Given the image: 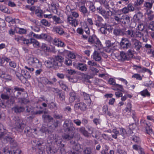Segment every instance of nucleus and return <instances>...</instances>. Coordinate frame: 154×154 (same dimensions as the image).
I'll use <instances>...</instances> for the list:
<instances>
[{
    "label": "nucleus",
    "instance_id": "nucleus-1",
    "mask_svg": "<svg viewBox=\"0 0 154 154\" xmlns=\"http://www.w3.org/2000/svg\"><path fill=\"white\" fill-rule=\"evenodd\" d=\"M63 129L65 132L72 134L75 133V128L73 126V123L70 119H66L63 125Z\"/></svg>",
    "mask_w": 154,
    "mask_h": 154
},
{
    "label": "nucleus",
    "instance_id": "nucleus-2",
    "mask_svg": "<svg viewBox=\"0 0 154 154\" xmlns=\"http://www.w3.org/2000/svg\"><path fill=\"white\" fill-rule=\"evenodd\" d=\"M71 14L72 16L70 15L68 17L67 22L72 26L76 27L78 25V20L76 18L79 17V14L75 11H73L71 12Z\"/></svg>",
    "mask_w": 154,
    "mask_h": 154
},
{
    "label": "nucleus",
    "instance_id": "nucleus-3",
    "mask_svg": "<svg viewBox=\"0 0 154 154\" xmlns=\"http://www.w3.org/2000/svg\"><path fill=\"white\" fill-rule=\"evenodd\" d=\"M28 61L29 64L35 68H41L42 66V62L36 57H30Z\"/></svg>",
    "mask_w": 154,
    "mask_h": 154
},
{
    "label": "nucleus",
    "instance_id": "nucleus-4",
    "mask_svg": "<svg viewBox=\"0 0 154 154\" xmlns=\"http://www.w3.org/2000/svg\"><path fill=\"white\" fill-rule=\"evenodd\" d=\"M54 145L58 147L59 149H60V152L62 154V153L65 151L64 142L63 141L62 139L58 136H55L54 139Z\"/></svg>",
    "mask_w": 154,
    "mask_h": 154
},
{
    "label": "nucleus",
    "instance_id": "nucleus-5",
    "mask_svg": "<svg viewBox=\"0 0 154 154\" xmlns=\"http://www.w3.org/2000/svg\"><path fill=\"white\" fill-rule=\"evenodd\" d=\"M88 42L91 44H95L97 47L99 48L102 47L101 42L95 35L90 36L88 38Z\"/></svg>",
    "mask_w": 154,
    "mask_h": 154
},
{
    "label": "nucleus",
    "instance_id": "nucleus-6",
    "mask_svg": "<svg viewBox=\"0 0 154 154\" xmlns=\"http://www.w3.org/2000/svg\"><path fill=\"white\" fill-rule=\"evenodd\" d=\"M130 41L127 38H123L120 42V48L122 50H126L131 47Z\"/></svg>",
    "mask_w": 154,
    "mask_h": 154
},
{
    "label": "nucleus",
    "instance_id": "nucleus-7",
    "mask_svg": "<svg viewBox=\"0 0 154 154\" xmlns=\"http://www.w3.org/2000/svg\"><path fill=\"white\" fill-rule=\"evenodd\" d=\"M26 125L23 122V120L19 117L16 118L15 123V128L17 131H22L24 129Z\"/></svg>",
    "mask_w": 154,
    "mask_h": 154
},
{
    "label": "nucleus",
    "instance_id": "nucleus-8",
    "mask_svg": "<svg viewBox=\"0 0 154 154\" xmlns=\"http://www.w3.org/2000/svg\"><path fill=\"white\" fill-rule=\"evenodd\" d=\"M45 66L48 68H52L55 69L58 68L57 67V63L55 61L53 58H50L45 61Z\"/></svg>",
    "mask_w": 154,
    "mask_h": 154
},
{
    "label": "nucleus",
    "instance_id": "nucleus-9",
    "mask_svg": "<svg viewBox=\"0 0 154 154\" xmlns=\"http://www.w3.org/2000/svg\"><path fill=\"white\" fill-rule=\"evenodd\" d=\"M80 100L77 99V101H75L76 102L74 105L75 109L76 110H80L82 111H84L87 109V107L86 104L83 102H79Z\"/></svg>",
    "mask_w": 154,
    "mask_h": 154
},
{
    "label": "nucleus",
    "instance_id": "nucleus-10",
    "mask_svg": "<svg viewBox=\"0 0 154 154\" xmlns=\"http://www.w3.org/2000/svg\"><path fill=\"white\" fill-rule=\"evenodd\" d=\"M97 10L103 16H111L112 14V12L110 10L106 11L101 6L97 8Z\"/></svg>",
    "mask_w": 154,
    "mask_h": 154
},
{
    "label": "nucleus",
    "instance_id": "nucleus-11",
    "mask_svg": "<svg viewBox=\"0 0 154 154\" xmlns=\"http://www.w3.org/2000/svg\"><path fill=\"white\" fill-rule=\"evenodd\" d=\"M53 31L58 34L60 35H63L64 36L67 37V34L65 32L63 29L60 26H54L53 27Z\"/></svg>",
    "mask_w": 154,
    "mask_h": 154
},
{
    "label": "nucleus",
    "instance_id": "nucleus-12",
    "mask_svg": "<svg viewBox=\"0 0 154 154\" xmlns=\"http://www.w3.org/2000/svg\"><path fill=\"white\" fill-rule=\"evenodd\" d=\"M94 24L97 26L100 27L101 26H103L104 24L102 23V22L104 20L101 16L96 14L94 17Z\"/></svg>",
    "mask_w": 154,
    "mask_h": 154
},
{
    "label": "nucleus",
    "instance_id": "nucleus-13",
    "mask_svg": "<svg viewBox=\"0 0 154 154\" xmlns=\"http://www.w3.org/2000/svg\"><path fill=\"white\" fill-rule=\"evenodd\" d=\"M124 35L129 38H133L135 36V33L132 29L125 28Z\"/></svg>",
    "mask_w": 154,
    "mask_h": 154
},
{
    "label": "nucleus",
    "instance_id": "nucleus-14",
    "mask_svg": "<svg viewBox=\"0 0 154 154\" xmlns=\"http://www.w3.org/2000/svg\"><path fill=\"white\" fill-rule=\"evenodd\" d=\"M21 73L23 77V83L25 82L26 81V79H30L31 77L29 72L27 70L22 69L21 71Z\"/></svg>",
    "mask_w": 154,
    "mask_h": 154
},
{
    "label": "nucleus",
    "instance_id": "nucleus-15",
    "mask_svg": "<svg viewBox=\"0 0 154 154\" xmlns=\"http://www.w3.org/2000/svg\"><path fill=\"white\" fill-rule=\"evenodd\" d=\"M133 46L137 51H139L142 47V43L139 40L134 39L132 41Z\"/></svg>",
    "mask_w": 154,
    "mask_h": 154
},
{
    "label": "nucleus",
    "instance_id": "nucleus-16",
    "mask_svg": "<svg viewBox=\"0 0 154 154\" xmlns=\"http://www.w3.org/2000/svg\"><path fill=\"white\" fill-rule=\"evenodd\" d=\"M46 150L48 154H55L57 151L56 147L53 145H50L47 147Z\"/></svg>",
    "mask_w": 154,
    "mask_h": 154
},
{
    "label": "nucleus",
    "instance_id": "nucleus-17",
    "mask_svg": "<svg viewBox=\"0 0 154 154\" xmlns=\"http://www.w3.org/2000/svg\"><path fill=\"white\" fill-rule=\"evenodd\" d=\"M143 14L140 12H138L136 13L134 16L133 19L135 22L138 23L140 22L143 17Z\"/></svg>",
    "mask_w": 154,
    "mask_h": 154
},
{
    "label": "nucleus",
    "instance_id": "nucleus-18",
    "mask_svg": "<svg viewBox=\"0 0 154 154\" xmlns=\"http://www.w3.org/2000/svg\"><path fill=\"white\" fill-rule=\"evenodd\" d=\"M125 28L122 29H114L113 33L116 36H124Z\"/></svg>",
    "mask_w": 154,
    "mask_h": 154
},
{
    "label": "nucleus",
    "instance_id": "nucleus-19",
    "mask_svg": "<svg viewBox=\"0 0 154 154\" xmlns=\"http://www.w3.org/2000/svg\"><path fill=\"white\" fill-rule=\"evenodd\" d=\"M56 63H57V67L59 68V67L61 66L62 65V62L63 61L64 58L61 56L57 55L55 56L54 58H53Z\"/></svg>",
    "mask_w": 154,
    "mask_h": 154
},
{
    "label": "nucleus",
    "instance_id": "nucleus-20",
    "mask_svg": "<svg viewBox=\"0 0 154 154\" xmlns=\"http://www.w3.org/2000/svg\"><path fill=\"white\" fill-rule=\"evenodd\" d=\"M92 58L95 61L100 62L101 60V57L100 54L97 51L95 50L93 55L91 56Z\"/></svg>",
    "mask_w": 154,
    "mask_h": 154
},
{
    "label": "nucleus",
    "instance_id": "nucleus-21",
    "mask_svg": "<svg viewBox=\"0 0 154 154\" xmlns=\"http://www.w3.org/2000/svg\"><path fill=\"white\" fill-rule=\"evenodd\" d=\"M12 110L16 113L23 112L25 110V108L23 106L15 105L12 108Z\"/></svg>",
    "mask_w": 154,
    "mask_h": 154
},
{
    "label": "nucleus",
    "instance_id": "nucleus-22",
    "mask_svg": "<svg viewBox=\"0 0 154 154\" xmlns=\"http://www.w3.org/2000/svg\"><path fill=\"white\" fill-rule=\"evenodd\" d=\"M76 68L82 71H86L87 69V65L83 63H79L76 66Z\"/></svg>",
    "mask_w": 154,
    "mask_h": 154
},
{
    "label": "nucleus",
    "instance_id": "nucleus-23",
    "mask_svg": "<svg viewBox=\"0 0 154 154\" xmlns=\"http://www.w3.org/2000/svg\"><path fill=\"white\" fill-rule=\"evenodd\" d=\"M120 22L124 24H128L130 22V17L128 15L122 16Z\"/></svg>",
    "mask_w": 154,
    "mask_h": 154
},
{
    "label": "nucleus",
    "instance_id": "nucleus-24",
    "mask_svg": "<svg viewBox=\"0 0 154 154\" xmlns=\"http://www.w3.org/2000/svg\"><path fill=\"white\" fill-rule=\"evenodd\" d=\"M42 117L45 122H49L48 125L50 124L52 120H53V118L48 115L43 114L42 116Z\"/></svg>",
    "mask_w": 154,
    "mask_h": 154
},
{
    "label": "nucleus",
    "instance_id": "nucleus-25",
    "mask_svg": "<svg viewBox=\"0 0 154 154\" xmlns=\"http://www.w3.org/2000/svg\"><path fill=\"white\" fill-rule=\"evenodd\" d=\"M112 89L115 91H119L123 93L125 92V90L123 86L122 85L116 84L114 86L112 87Z\"/></svg>",
    "mask_w": 154,
    "mask_h": 154
},
{
    "label": "nucleus",
    "instance_id": "nucleus-26",
    "mask_svg": "<svg viewBox=\"0 0 154 154\" xmlns=\"http://www.w3.org/2000/svg\"><path fill=\"white\" fill-rule=\"evenodd\" d=\"M67 134H64L62 136V137L63 139L66 140H69L72 139L74 136L75 133H73L72 134L69 133H66Z\"/></svg>",
    "mask_w": 154,
    "mask_h": 154
},
{
    "label": "nucleus",
    "instance_id": "nucleus-27",
    "mask_svg": "<svg viewBox=\"0 0 154 154\" xmlns=\"http://www.w3.org/2000/svg\"><path fill=\"white\" fill-rule=\"evenodd\" d=\"M144 124H145L146 126H145L146 130V133L149 134L151 135L153 134V132L152 129V126L147 122H144Z\"/></svg>",
    "mask_w": 154,
    "mask_h": 154
},
{
    "label": "nucleus",
    "instance_id": "nucleus-28",
    "mask_svg": "<svg viewBox=\"0 0 154 154\" xmlns=\"http://www.w3.org/2000/svg\"><path fill=\"white\" fill-rule=\"evenodd\" d=\"M131 140H132L133 142L136 143L137 144H140L141 140L139 137L135 135H133L130 137Z\"/></svg>",
    "mask_w": 154,
    "mask_h": 154
},
{
    "label": "nucleus",
    "instance_id": "nucleus-29",
    "mask_svg": "<svg viewBox=\"0 0 154 154\" xmlns=\"http://www.w3.org/2000/svg\"><path fill=\"white\" fill-rule=\"evenodd\" d=\"M54 44L57 45L58 47H63L65 46L64 43L59 38L54 39Z\"/></svg>",
    "mask_w": 154,
    "mask_h": 154
},
{
    "label": "nucleus",
    "instance_id": "nucleus-30",
    "mask_svg": "<svg viewBox=\"0 0 154 154\" xmlns=\"http://www.w3.org/2000/svg\"><path fill=\"white\" fill-rule=\"evenodd\" d=\"M30 34L36 38L38 39H45L47 34H46L42 33L40 35H35L33 32H31L30 33Z\"/></svg>",
    "mask_w": 154,
    "mask_h": 154
},
{
    "label": "nucleus",
    "instance_id": "nucleus-31",
    "mask_svg": "<svg viewBox=\"0 0 154 154\" xmlns=\"http://www.w3.org/2000/svg\"><path fill=\"white\" fill-rule=\"evenodd\" d=\"M83 154H93V149L90 147H87L84 148L83 151Z\"/></svg>",
    "mask_w": 154,
    "mask_h": 154
},
{
    "label": "nucleus",
    "instance_id": "nucleus-32",
    "mask_svg": "<svg viewBox=\"0 0 154 154\" xmlns=\"http://www.w3.org/2000/svg\"><path fill=\"white\" fill-rule=\"evenodd\" d=\"M79 11L85 16L87 14L88 16L89 14V12L88 11L87 8L85 6H81L80 8Z\"/></svg>",
    "mask_w": 154,
    "mask_h": 154
},
{
    "label": "nucleus",
    "instance_id": "nucleus-33",
    "mask_svg": "<svg viewBox=\"0 0 154 154\" xmlns=\"http://www.w3.org/2000/svg\"><path fill=\"white\" fill-rule=\"evenodd\" d=\"M118 129H119V135H120L123 138H125L127 137L126 132L125 129L121 127L119 128Z\"/></svg>",
    "mask_w": 154,
    "mask_h": 154
},
{
    "label": "nucleus",
    "instance_id": "nucleus-34",
    "mask_svg": "<svg viewBox=\"0 0 154 154\" xmlns=\"http://www.w3.org/2000/svg\"><path fill=\"white\" fill-rule=\"evenodd\" d=\"M132 105L130 102H128L127 105V107L124 110L126 112H127V114L131 115V113Z\"/></svg>",
    "mask_w": 154,
    "mask_h": 154
},
{
    "label": "nucleus",
    "instance_id": "nucleus-35",
    "mask_svg": "<svg viewBox=\"0 0 154 154\" xmlns=\"http://www.w3.org/2000/svg\"><path fill=\"white\" fill-rule=\"evenodd\" d=\"M79 131L81 132L82 134L86 137H89L90 136V134L88 131L85 130V128L84 127H82L79 128Z\"/></svg>",
    "mask_w": 154,
    "mask_h": 154
},
{
    "label": "nucleus",
    "instance_id": "nucleus-36",
    "mask_svg": "<svg viewBox=\"0 0 154 154\" xmlns=\"http://www.w3.org/2000/svg\"><path fill=\"white\" fill-rule=\"evenodd\" d=\"M52 124L51 125H50V124H48V126L49 127H51L53 129H55L58 126V124H59V121L57 120L53 119V120H52Z\"/></svg>",
    "mask_w": 154,
    "mask_h": 154
},
{
    "label": "nucleus",
    "instance_id": "nucleus-37",
    "mask_svg": "<svg viewBox=\"0 0 154 154\" xmlns=\"http://www.w3.org/2000/svg\"><path fill=\"white\" fill-rule=\"evenodd\" d=\"M15 100L14 97H12L11 98L9 97V98L6 101V103L9 106H13L14 104Z\"/></svg>",
    "mask_w": 154,
    "mask_h": 154
},
{
    "label": "nucleus",
    "instance_id": "nucleus-38",
    "mask_svg": "<svg viewBox=\"0 0 154 154\" xmlns=\"http://www.w3.org/2000/svg\"><path fill=\"white\" fill-rule=\"evenodd\" d=\"M14 31H16L17 33L20 34H25L26 32V29L17 27L15 28Z\"/></svg>",
    "mask_w": 154,
    "mask_h": 154
},
{
    "label": "nucleus",
    "instance_id": "nucleus-39",
    "mask_svg": "<svg viewBox=\"0 0 154 154\" xmlns=\"http://www.w3.org/2000/svg\"><path fill=\"white\" fill-rule=\"evenodd\" d=\"M112 132L114 134H112V137L115 139H117V136L119 135V129L117 130L116 128H114L112 130Z\"/></svg>",
    "mask_w": 154,
    "mask_h": 154
},
{
    "label": "nucleus",
    "instance_id": "nucleus-40",
    "mask_svg": "<svg viewBox=\"0 0 154 154\" xmlns=\"http://www.w3.org/2000/svg\"><path fill=\"white\" fill-rule=\"evenodd\" d=\"M88 5L90 11H91L92 13L94 12L96 10L94 6V3L93 2H90Z\"/></svg>",
    "mask_w": 154,
    "mask_h": 154
},
{
    "label": "nucleus",
    "instance_id": "nucleus-41",
    "mask_svg": "<svg viewBox=\"0 0 154 154\" xmlns=\"http://www.w3.org/2000/svg\"><path fill=\"white\" fill-rule=\"evenodd\" d=\"M31 43L35 48H38L40 46L39 43L35 39L31 38Z\"/></svg>",
    "mask_w": 154,
    "mask_h": 154
},
{
    "label": "nucleus",
    "instance_id": "nucleus-42",
    "mask_svg": "<svg viewBox=\"0 0 154 154\" xmlns=\"http://www.w3.org/2000/svg\"><path fill=\"white\" fill-rule=\"evenodd\" d=\"M58 98L61 101L65 100V93L63 92H59L57 95Z\"/></svg>",
    "mask_w": 154,
    "mask_h": 154
},
{
    "label": "nucleus",
    "instance_id": "nucleus-43",
    "mask_svg": "<svg viewBox=\"0 0 154 154\" xmlns=\"http://www.w3.org/2000/svg\"><path fill=\"white\" fill-rule=\"evenodd\" d=\"M0 76L2 78L5 79L8 81H11L12 79V76L8 74L2 73Z\"/></svg>",
    "mask_w": 154,
    "mask_h": 154
},
{
    "label": "nucleus",
    "instance_id": "nucleus-44",
    "mask_svg": "<svg viewBox=\"0 0 154 154\" xmlns=\"http://www.w3.org/2000/svg\"><path fill=\"white\" fill-rule=\"evenodd\" d=\"M120 55L121 59L122 60L125 61L126 60H129L126 53H125L123 51H122L120 52Z\"/></svg>",
    "mask_w": 154,
    "mask_h": 154
},
{
    "label": "nucleus",
    "instance_id": "nucleus-45",
    "mask_svg": "<svg viewBox=\"0 0 154 154\" xmlns=\"http://www.w3.org/2000/svg\"><path fill=\"white\" fill-rule=\"evenodd\" d=\"M77 32L80 35H82V37L85 39H87L88 38V36L83 34L84 32V30L81 28H78L77 29Z\"/></svg>",
    "mask_w": 154,
    "mask_h": 154
},
{
    "label": "nucleus",
    "instance_id": "nucleus-46",
    "mask_svg": "<svg viewBox=\"0 0 154 154\" xmlns=\"http://www.w3.org/2000/svg\"><path fill=\"white\" fill-rule=\"evenodd\" d=\"M4 140H6V143L9 142L10 144L12 143L15 140L14 138L11 137L9 135H7L5 137Z\"/></svg>",
    "mask_w": 154,
    "mask_h": 154
},
{
    "label": "nucleus",
    "instance_id": "nucleus-47",
    "mask_svg": "<svg viewBox=\"0 0 154 154\" xmlns=\"http://www.w3.org/2000/svg\"><path fill=\"white\" fill-rule=\"evenodd\" d=\"M48 107L51 110L56 109L57 108V104L54 102H51L48 104Z\"/></svg>",
    "mask_w": 154,
    "mask_h": 154
},
{
    "label": "nucleus",
    "instance_id": "nucleus-48",
    "mask_svg": "<svg viewBox=\"0 0 154 154\" xmlns=\"http://www.w3.org/2000/svg\"><path fill=\"white\" fill-rule=\"evenodd\" d=\"M140 93L141 95L144 97H145L146 96L149 97L150 96V94L148 91L147 89L141 91Z\"/></svg>",
    "mask_w": 154,
    "mask_h": 154
},
{
    "label": "nucleus",
    "instance_id": "nucleus-49",
    "mask_svg": "<svg viewBox=\"0 0 154 154\" xmlns=\"http://www.w3.org/2000/svg\"><path fill=\"white\" fill-rule=\"evenodd\" d=\"M109 149V147L107 145H105L104 148L101 150V154H109L108 150Z\"/></svg>",
    "mask_w": 154,
    "mask_h": 154
},
{
    "label": "nucleus",
    "instance_id": "nucleus-50",
    "mask_svg": "<svg viewBox=\"0 0 154 154\" xmlns=\"http://www.w3.org/2000/svg\"><path fill=\"white\" fill-rule=\"evenodd\" d=\"M133 52L134 51H132L129 49L128 50L126 53L129 60H130L131 58L133 57V56H134Z\"/></svg>",
    "mask_w": 154,
    "mask_h": 154
},
{
    "label": "nucleus",
    "instance_id": "nucleus-51",
    "mask_svg": "<svg viewBox=\"0 0 154 154\" xmlns=\"http://www.w3.org/2000/svg\"><path fill=\"white\" fill-rule=\"evenodd\" d=\"M41 23L43 25L45 26H49L51 25L50 23L45 19L42 20Z\"/></svg>",
    "mask_w": 154,
    "mask_h": 154
},
{
    "label": "nucleus",
    "instance_id": "nucleus-52",
    "mask_svg": "<svg viewBox=\"0 0 154 154\" xmlns=\"http://www.w3.org/2000/svg\"><path fill=\"white\" fill-rule=\"evenodd\" d=\"M52 19L55 22V24H60L61 23L60 18L56 16H54L52 17Z\"/></svg>",
    "mask_w": 154,
    "mask_h": 154
},
{
    "label": "nucleus",
    "instance_id": "nucleus-53",
    "mask_svg": "<svg viewBox=\"0 0 154 154\" xmlns=\"http://www.w3.org/2000/svg\"><path fill=\"white\" fill-rule=\"evenodd\" d=\"M126 7L129 12L133 11L134 10V8L133 6V5L131 3L128 4Z\"/></svg>",
    "mask_w": 154,
    "mask_h": 154
},
{
    "label": "nucleus",
    "instance_id": "nucleus-54",
    "mask_svg": "<svg viewBox=\"0 0 154 154\" xmlns=\"http://www.w3.org/2000/svg\"><path fill=\"white\" fill-rule=\"evenodd\" d=\"M105 26H106V23L103 24V26H101L100 28V31L101 33L103 34H107V31H106Z\"/></svg>",
    "mask_w": 154,
    "mask_h": 154
},
{
    "label": "nucleus",
    "instance_id": "nucleus-55",
    "mask_svg": "<svg viewBox=\"0 0 154 154\" xmlns=\"http://www.w3.org/2000/svg\"><path fill=\"white\" fill-rule=\"evenodd\" d=\"M141 147L140 144H136L133 145L132 146L133 149L136 151H138L141 148Z\"/></svg>",
    "mask_w": 154,
    "mask_h": 154
},
{
    "label": "nucleus",
    "instance_id": "nucleus-56",
    "mask_svg": "<svg viewBox=\"0 0 154 154\" xmlns=\"http://www.w3.org/2000/svg\"><path fill=\"white\" fill-rule=\"evenodd\" d=\"M80 147L79 145L76 143V144L72 145V149L71 150H74V151H79V147Z\"/></svg>",
    "mask_w": 154,
    "mask_h": 154
},
{
    "label": "nucleus",
    "instance_id": "nucleus-57",
    "mask_svg": "<svg viewBox=\"0 0 154 154\" xmlns=\"http://www.w3.org/2000/svg\"><path fill=\"white\" fill-rule=\"evenodd\" d=\"M145 32L146 33V37L147 36L149 37V35H150L152 38L154 39V32L148 31L147 29L145 30Z\"/></svg>",
    "mask_w": 154,
    "mask_h": 154
},
{
    "label": "nucleus",
    "instance_id": "nucleus-58",
    "mask_svg": "<svg viewBox=\"0 0 154 154\" xmlns=\"http://www.w3.org/2000/svg\"><path fill=\"white\" fill-rule=\"evenodd\" d=\"M5 89L6 91V94L10 96L13 92V89L8 88H5Z\"/></svg>",
    "mask_w": 154,
    "mask_h": 154
},
{
    "label": "nucleus",
    "instance_id": "nucleus-59",
    "mask_svg": "<svg viewBox=\"0 0 154 154\" xmlns=\"http://www.w3.org/2000/svg\"><path fill=\"white\" fill-rule=\"evenodd\" d=\"M132 114V117L134 122L136 123L138 122V120L137 119L136 116V113L134 110H132L131 111V113Z\"/></svg>",
    "mask_w": 154,
    "mask_h": 154
},
{
    "label": "nucleus",
    "instance_id": "nucleus-60",
    "mask_svg": "<svg viewBox=\"0 0 154 154\" xmlns=\"http://www.w3.org/2000/svg\"><path fill=\"white\" fill-rule=\"evenodd\" d=\"M144 2V0H136L134 3V6H140L142 5Z\"/></svg>",
    "mask_w": 154,
    "mask_h": 154
},
{
    "label": "nucleus",
    "instance_id": "nucleus-61",
    "mask_svg": "<svg viewBox=\"0 0 154 154\" xmlns=\"http://www.w3.org/2000/svg\"><path fill=\"white\" fill-rule=\"evenodd\" d=\"M93 121L94 124L96 125H100V119L99 118H94V119Z\"/></svg>",
    "mask_w": 154,
    "mask_h": 154
},
{
    "label": "nucleus",
    "instance_id": "nucleus-62",
    "mask_svg": "<svg viewBox=\"0 0 154 154\" xmlns=\"http://www.w3.org/2000/svg\"><path fill=\"white\" fill-rule=\"evenodd\" d=\"M152 3L147 2H146L144 4V7L149 9L152 8Z\"/></svg>",
    "mask_w": 154,
    "mask_h": 154
},
{
    "label": "nucleus",
    "instance_id": "nucleus-63",
    "mask_svg": "<svg viewBox=\"0 0 154 154\" xmlns=\"http://www.w3.org/2000/svg\"><path fill=\"white\" fill-rule=\"evenodd\" d=\"M1 98L3 100H7L9 98L10 96L7 94H2L0 96Z\"/></svg>",
    "mask_w": 154,
    "mask_h": 154
},
{
    "label": "nucleus",
    "instance_id": "nucleus-64",
    "mask_svg": "<svg viewBox=\"0 0 154 154\" xmlns=\"http://www.w3.org/2000/svg\"><path fill=\"white\" fill-rule=\"evenodd\" d=\"M65 64L68 66H70L72 65V61L68 58H66L65 60Z\"/></svg>",
    "mask_w": 154,
    "mask_h": 154
}]
</instances>
